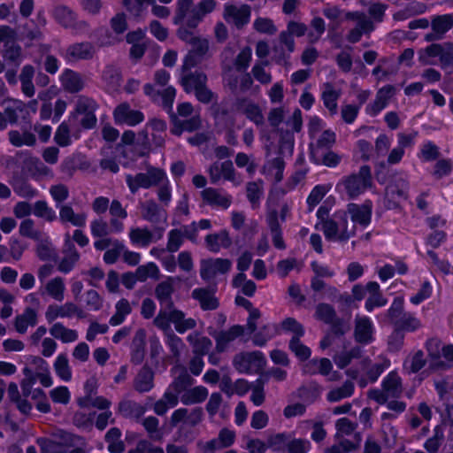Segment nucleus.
Segmentation results:
<instances>
[{
	"mask_svg": "<svg viewBox=\"0 0 453 453\" xmlns=\"http://www.w3.org/2000/svg\"><path fill=\"white\" fill-rule=\"evenodd\" d=\"M424 365V355L418 351L409 357L403 364V368L410 372H416Z\"/></svg>",
	"mask_w": 453,
	"mask_h": 453,
	"instance_id": "nucleus-62",
	"label": "nucleus"
},
{
	"mask_svg": "<svg viewBox=\"0 0 453 453\" xmlns=\"http://www.w3.org/2000/svg\"><path fill=\"white\" fill-rule=\"evenodd\" d=\"M178 382L175 381L173 386L167 389L163 398L155 403L154 411L158 415L165 414L169 409L173 408L178 403Z\"/></svg>",
	"mask_w": 453,
	"mask_h": 453,
	"instance_id": "nucleus-22",
	"label": "nucleus"
},
{
	"mask_svg": "<svg viewBox=\"0 0 453 453\" xmlns=\"http://www.w3.org/2000/svg\"><path fill=\"white\" fill-rule=\"evenodd\" d=\"M263 332L266 334V337H261L262 333L256 334L253 338V342L255 344L260 346L264 345L273 335L281 333L292 334V338L295 339H299L304 334L303 326L298 321L292 318H288L284 319L281 322L280 326L268 325L263 328Z\"/></svg>",
	"mask_w": 453,
	"mask_h": 453,
	"instance_id": "nucleus-6",
	"label": "nucleus"
},
{
	"mask_svg": "<svg viewBox=\"0 0 453 453\" xmlns=\"http://www.w3.org/2000/svg\"><path fill=\"white\" fill-rule=\"evenodd\" d=\"M50 396L55 403L67 404L71 400V393L67 387L58 386L50 391Z\"/></svg>",
	"mask_w": 453,
	"mask_h": 453,
	"instance_id": "nucleus-58",
	"label": "nucleus"
},
{
	"mask_svg": "<svg viewBox=\"0 0 453 453\" xmlns=\"http://www.w3.org/2000/svg\"><path fill=\"white\" fill-rule=\"evenodd\" d=\"M162 235V231L152 233L147 228L141 227H133L129 232V239L131 243L135 247L141 248L149 246L151 242L160 239Z\"/></svg>",
	"mask_w": 453,
	"mask_h": 453,
	"instance_id": "nucleus-18",
	"label": "nucleus"
},
{
	"mask_svg": "<svg viewBox=\"0 0 453 453\" xmlns=\"http://www.w3.org/2000/svg\"><path fill=\"white\" fill-rule=\"evenodd\" d=\"M453 26V16L445 14L434 19L432 27L436 34L442 35Z\"/></svg>",
	"mask_w": 453,
	"mask_h": 453,
	"instance_id": "nucleus-52",
	"label": "nucleus"
},
{
	"mask_svg": "<svg viewBox=\"0 0 453 453\" xmlns=\"http://www.w3.org/2000/svg\"><path fill=\"white\" fill-rule=\"evenodd\" d=\"M374 326L372 319L366 316L357 317L355 338L357 342L368 344L374 340Z\"/></svg>",
	"mask_w": 453,
	"mask_h": 453,
	"instance_id": "nucleus-19",
	"label": "nucleus"
},
{
	"mask_svg": "<svg viewBox=\"0 0 453 453\" xmlns=\"http://www.w3.org/2000/svg\"><path fill=\"white\" fill-rule=\"evenodd\" d=\"M73 129L81 127L84 129L92 128L96 122L94 114V102L88 98L79 97L75 111L69 119Z\"/></svg>",
	"mask_w": 453,
	"mask_h": 453,
	"instance_id": "nucleus-7",
	"label": "nucleus"
},
{
	"mask_svg": "<svg viewBox=\"0 0 453 453\" xmlns=\"http://www.w3.org/2000/svg\"><path fill=\"white\" fill-rule=\"evenodd\" d=\"M155 325L164 331H170L171 324L174 325L175 330L183 334L195 327L196 321L193 319H185L184 313L172 307L161 310L154 320Z\"/></svg>",
	"mask_w": 453,
	"mask_h": 453,
	"instance_id": "nucleus-4",
	"label": "nucleus"
},
{
	"mask_svg": "<svg viewBox=\"0 0 453 453\" xmlns=\"http://www.w3.org/2000/svg\"><path fill=\"white\" fill-rule=\"evenodd\" d=\"M78 311V307L73 303H65L63 305L50 304L46 310L45 318L48 322H52L58 318L72 317Z\"/></svg>",
	"mask_w": 453,
	"mask_h": 453,
	"instance_id": "nucleus-24",
	"label": "nucleus"
},
{
	"mask_svg": "<svg viewBox=\"0 0 453 453\" xmlns=\"http://www.w3.org/2000/svg\"><path fill=\"white\" fill-rule=\"evenodd\" d=\"M131 312V307L127 300L121 299L116 303V312L111 318L110 324L113 326L120 325L126 317Z\"/></svg>",
	"mask_w": 453,
	"mask_h": 453,
	"instance_id": "nucleus-47",
	"label": "nucleus"
},
{
	"mask_svg": "<svg viewBox=\"0 0 453 453\" xmlns=\"http://www.w3.org/2000/svg\"><path fill=\"white\" fill-rule=\"evenodd\" d=\"M234 432L228 429H223L219 433L218 441H211L209 443V449H213L216 448L228 447L234 442Z\"/></svg>",
	"mask_w": 453,
	"mask_h": 453,
	"instance_id": "nucleus-54",
	"label": "nucleus"
},
{
	"mask_svg": "<svg viewBox=\"0 0 453 453\" xmlns=\"http://www.w3.org/2000/svg\"><path fill=\"white\" fill-rule=\"evenodd\" d=\"M335 439L337 441H353L354 434H360L355 432L356 425L347 418H339L335 424Z\"/></svg>",
	"mask_w": 453,
	"mask_h": 453,
	"instance_id": "nucleus-29",
	"label": "nucleus"
},
{
	"mask_svg": "<svg viewBox=\"0 0 453 453\" xmlns=\"http://www.w3.org/2000/svg\"><path fill=\"white\" fill-rule=\"evenodd\" d=\"M362 437L360 434H354V440L346 441H338L337 444L328 448L326 453H349L357 449L361 443Z\"/></svg>",
	"mask_w": 453,
	"mask_h": 453,
	"instance_id": "nucleus-44",
	"label": "nucleus"
},
{
	"mask_svg": "<svg viewBox=\"0 0 453 453\" xmlns=\"http://www.w3.org/2000/svg\"><path fill=\"white\" fill-rule=\"evenodd\" d=\"M165 179V173L160 169H150L148 173H139L135 177L127 176V182L132 193L140 188H147L152 185L161 183Z\"/></svg>",
	"mask_w": 453,
	"mask_h": 453,
	"instance_id": "nucleus-11",
	"label": "nucleus"
},
{
	"mask_svg": "<svg viewBox=\"0 0 453 453\" xmlns=\"http://www.w3.org/2000/svg\"><path fill=\"white\" fill-rule=\"evenodd\" d=\"M401 394V380L397 373L390 372L383 380L382 389L371 390L369 392V397L379 403H388L389 410L402 412L405 409V404L403 402L395 400Z\"/></svg>",
	"mask_w": 453,
	"mask_h": 453,
	"instance_id": "nucleus-2",
	"label": "nucleus"
},
{
	"mask_svg": "<svg viewBox=\"0 0 453 453\" xmlns=\"http://www.w3.org/2000/svg\"><path fill=\"white\" fill-rule=\"evenodd\" d=\"M37 322V312L31 308H27L22 314L18 315L14 320V327L19 334H25L29 326Z\"/></svg>",
	"mask_w": 453,
	"mask_h": 453,
	"instance_id": "nucleus-30",
	"label": "nucleus"
},
{
	"mask_svg": "<svg viewBox=\"0 0 453 453\" xmlns=\"http://www.w3.org/2000/svg\"><path fill=\"white\" fill-rule=\"evenodd\" d=\"M207 248L212 252H219L221 249L231 245V238L226 231L207 235L205 239Z\"/></svg>",
	"mask_w": 453,
	"mask_h": 453,
	"instance_id": "nucleus-31",
	"label": "nucleus"
},
{
	"mask_svg": "<svg viewBox=\"0 0 453 453\" xmlns=\"http://www.w3.org/2000/svg\"><path fill=\"white\" fill-rule=\"evenodd\" d=\"M179 37L189 42L192 50L184 59L181 68L180 84L188 93L195 92L196 98L202 103H209L212 97V93L205 87L206 76L203 73H195L188 74V71L196 65L200 58L208 50V41L194 35L193 32L188 31L184 27L178 30Z\"/></svg>",
	"mask_w": 453,
	"mask_h": 453,
	"instance_id": "nucleus-1",
	"label": "nucleus"
},
{
	"mask_svg": "<svg viewBox=\"0 0 453 453\" xmlns=\"http://www.w3.org/2000/svg\"><path fill=\"white\" fill-rule=\"evenodd\" d=\"M111 28L116 35H107L105 38L100 39L101 45L113 44L118 41V35L122 34L127 28L126 19L123 14H117L111 19Z\"/></svg>",
	"mask_w": 453,
	"mask_h": 453,
	"instance_id": "nucleus-38",
	"label": "nucleus"
},
{
	"mask_svg": "<svg viewBox=\"0 0 453 453\" xmlns=\"http://www.w3.org/2000/svg\"><path fill=\"white\" fill-rule=\"evenodd\" d=\"M59 217L63 222H70L75 226H84L86 216L84 214H76L70 206H62L59 211Z\"/></svg>",
	"mask_w": 453,
	"mask_h": 453,
	"instance_id": "nucleus-45",
	"label": "nucleus"
},
{
	"mask_svg": "<svg viewBox=\"0 0 453 453\" xmlns=\"http://www.w3.org/2000/svg\"><path fill=\"white\" fill-rule=\"evenodd\" d=\"M207 396V388L203 386H198L189 390H187L180 396V401L184 404H194L203 402Z\"/></svg>",
	"mask_w": 453,
	"mask_h": 453,
	"instance_id": "nucleus-40",
	"label": "nucleus"
},
{
	"mask_svg": "<svg viewBox=\"0 0 453 453\" xmlns=\"http://www.w3.org/2000/svg\"><path fill=\"white\" fill-rule=\"evenodd\" d=\"M224 19L226 22L234 23L238 27H242L250 21V8L246 4L241 6L226 4Z\"/></svg>",
	"mask_w": 453,
	"mask_h": 453,
	"instance_id": "nucleus-16",
	"label": "nucleus"
},
{
	"mask_svg": "<svg viewBox=\"0 0 453 453\" xmlns=\"http://www.w3.org/2000/svg\"><path fill=\"white\" fill-rule=\"evenodd\" d=\"M110 247L104 255V261L106 264L115 263L125 250V245L118 240H114Z\"/></svg>",
	"mask_w": 453,
	"mask_h": 453,
	"instance_id": "nucleus-59",
	"label": "nucleus"
},
{
	"mask_svg": "<svg viewBox=\"0 0 453 453\" xmlns=\"http://www.w3.org/2000/svg\"><path fill=\"white\" fill-rule=\"evenodd\" d=\"M330 187L327 185L316 186L307 198V203L310 211H311L329 191Z\"/></svg>",
	"mask_w": 453,
	"mask_h": 453,
	"instance_id": "nucleus-57",
	"label": "nucleus"
},
{
	"mask_svg": "<svg viewBox=\"0 0 453 453\" xmlns=\"http://www.w3.org/2000/svg\"><path fill=\"white\" fill-rule=\"evenodd\" d=\"M211 179L216 181L221 178L234 180V169L232 162L227 161L221 164L220 168L218 165H213L210 169Z\"/></svg>",
	"mask_w": 453,
	"mask_h": 453,
	"instance_id": "nucleus-41",
	"label": "nucleus"
},
{
	"mask_svg": "<svg viewBox=\"0 0 453 453\" xmlns=\"http://www.w3.org/2000/svg\"><path fill=\"white\" fill-rule=\"evenodd\" d=\"M69 54L75 58H87L93 54V48L89 43H79L69 48Z\"/></svg>",
	"mask_w": 453,
	"mask_h": 453,
	"instance_id": "nucleus-64",
	"label": "nucleus"
},
{
	"mask_svg": "<svg viewBox=\"0 0 453 453\" xmlns=\"http://www.w3.org/2000/svg\"><path fill=\"white\" fill-rule=\"evenodd\" d=\"M339 93L332 86L326 85L322 94V99L325 106L332 112L335 113L337 110V100Z\"/></svg>",
	"mask_w": 453,
	"mask_h": 453,
	"instance_id": "nucleus-50",
	"label": "nucleus"
},
{
	"mask_svg": "<svg viewBox=\"0 0 453 453\" xmlns=\"http://www.w3.org/2000/svg\"><path fill=\"white\" fill-rule=\"evenodd\" d=\"M235 303L238 305L243 306L247 310L250 311V316L248 319L247 326H248V330L250 331V333H253L256 328V320L260 317V313H259L258 310L252 309L250 302L242 296H237L235 298Z\"/></svg>",
	"mask_w": 453,
	"mask_h": 453,
	"instance_id": "nucleus-48",
	"label": "nucleus"
},
{
	"mask_svg": "<svg viewBox=\"0 0 453 453\" xmlns=\"http://www.w3.org/2000/svg\"><path fill=\"white\" fill-rule=\"evenodd\" d=\"M243 332V329L240 326H234L230 328L227 332H221L215 335L217 343V349L223 351L227 347L228 343L234 341L236 337L240 336Z\"/></svg>",
	"mask_w": 453,
	"mask_h": 453,
	"instance_id": "nucleus-39",
	"label": "nucleus"
},
{
	"mask_svg": "<svg viewBox=\"0 0 453 453\" xmlns=\"http://www.w3.org/2000/svg\"><path fill=\"white\" fill-rule=\"evenodd\" d=\"M349 18L357 20V28L349 35V39L352 42L358 41L363 32H368L372 29L370 21L364 14L358 12L350 13Z\"/></svg>",
	"mask_w": 453,
	"mask_h": 453,
	"instance_id": "nucleus-35",
	"label": "nucleus"
},
{
	"mask_svg": "<svg viewBox=\"0 0 453 453\" xmlns=\"http://www.w3.org/2000/svg\"><path fill=\"white\" fill-rule=\"evenodd\" d=\"M54 370L56 374L63 381H70L72 379V370L65 354H59L54 362Z\"/></svg>",
	"mask_w": 453,
	"mask_h": 453,
	"instance_id": "nucleus-43",
	"label": "nucleus"
},
{
	"mask_svg": "<svg viewBox=\"0 0 453 453\" xmlns=\"http://www.w3.org/2000/svg\"><path fill=\"white\" fill-rule=\"evenodd\" d=\"M265 357L259 351L237 355L234 365L240 372H254L263 368Z\"/></svg>",
	"mask_w": 453,
	"mask_h": 453,
	"instance_id": "nucleus-13",
	"label": "nucleus"
},
{
	"mask_svg": "<svg viewBox=\"0 0 453 453\" xmlns=\"http://www.w3.org/2000/svg\"><path fill=\"white\" fill-rule=\"evenodd\" d=\"M188 341L193 345L194 351L198 354V356L192 359L189 369L194 375H199L204 366L201 355L204 354L211 348V342L208 338L197 334H190Z\"/></svg>",
	"mask_w": 453,
	"mask_h": 453,
	"instance_id": "nucleus-12",
	"label": "nucleus"
},
{
	"mask_svg": "<svg viewBox=\"0 0 453 453\" xmlns=\"http://www.w3.org/2000/svg\"><path fill=\"white\" fill-rule=\"evenodd\" d=\"M215 8L214 0H202L196 7H192V0H178L174 23L185 22L190 27H196L203 17Z\"/></svg>",
	"mask_w": 453,
	"mask_h": 453,
	"instance_id": "nucleus-3",
	"label": "nucleus"
},
{
	"mask_svg": "<svg viewBox=\"0 0 453 453\" xmlns=\"http://www.w3.org/2000/svg\"><path fill=\"white\" fill-rule=\"evenodd\" d=\"M144 117L139 111L130 109L127 104H120L114 111V119L118 124L134 126L141 123Z\"/></svg>",
	"mask_w": 453,
	"mask_h": 453,
	"instance_id": "nucleus-21",
	"label": "nucleus"
},
{
	"mask_svg": "<svg viewBox=\"0 0 453 453\" xmlns=\"http://www.w3.org/2000/svg\"><path fill=\"white\" fill-rule=\"evenodd\" d=\"M33 213L36 217L42 218L48 221H52L56 219L55 211L50 208L45 202L42 201L35 203Z\"/></svg>",
	"mask_w": 453,
	"mask_h": 453,
	"instance_id": "nucleus-63",
	"label": "nucleus"
},
{
	"mask_svg": "<svg viewBox=\"0 0 453 453\" xmlns=\"http://www.w3.org/2000/svg\"><path fill=\"white\" fill-rule=\"evenodd\" d=\"M348 194L354 197L364 193L372 185L371 170L368 166H362L357 174L349 176L343 181Z\"/></svg>",
	"mask_w": 453,
	"mask_h": 453,
	"instance_id": "nucleus-10",
	"label": "nucleus"
},
{
	"mask_svg": "<svg viewBox=\"0 0 453 453\" xmlns=\"http://www.w3.org/2000/svg\"><path fill=\"white\" fill-rule=\"evenodd\" d=\"M427 350L430 357V366L440 369L450 366L453 363V345H441L437 340L427 342Z\"/></svg>",
	"mask_w": 453,
	"mask_h": 453,
	"instance_id": "nucleus-9",
	"label": "nucleus"
},
{
	"mask_svg": "<svg viewBox=\"0 0 453 453\" xmlns=\"http://www.w3.org/2000/svg\"><path fill=\"white\" fill-rule=\"evenodd\" d=\"M353 390V384L351 382H346L342 388L330 391L327 395V400L330 402L340 401L341 399L350 396Z\"/></svg>",
	"mask_w": 453,
	"mask_h": 453,
	"instance_id": "nucleus-60",
	"label": "nucleus"
},
{
	"mask_svg": "<svg viewBox=\"0 0 453 453\" xmlns=\"http://www.w3.org/2000/svg\"><path fill=\"white\" fill-rule=\"evenodd\" d=\"M173 290V278L158 284L156 288V296L161 304L170 302Z\"/></svg>",
	"mask_w": 453,
	"mask_h": 453,
	"instance_id": "nucleus-53",
	"label": "nucleus"
},
{
	"mask_svg": "<svg viewBox=\"0 0 453 453\" xmlns=\"http://www.w3.org/2000/svg\"><path fill=\"white\" fill-rule=\"evenodd\" d=\"M28 360L30 365L35 368V374L33 373V376L35 380H38L45 388L52 386L53 379L50 374L49 364L39 357L30 356Z\"/></svg>",
	"mask_w": 453,
	"mask_h": 453,
	"instance_id": "nucleus-20",
	"label": "nucleus"
},
{
	"mask_svg": "<svg viewBox=\"0 0 453 453\" xmlns=\"http://www.w3.org/2000/svg\"><path fill=\"white\" fill-rule=\"evenodd\" d=\"M202 410L196 409L190 415H188V411L186 409H178L176 410L171 418V424L173 426H177L180 423H187L190 425H194L201 419Z\"/></svg>",
	"mask_w": 453,
	"mask_h": 453,
	"instance_id": "nucleus-36",
	"label": "nucleus"
},
{
	"mask_svg": "<svg viewBox=\"0 0 453 453\" xmlns=\"http://www.w3.org/2000/svg\"><path fill=\"white\" fill-rule=\"evenodd\" d=\"M15 34L8 27H0V42H4V58L12 62H19L20 59V49L14 43Z\"/></svg>",
	"mask_w": 453,
	"mask_h": 453,
	"instance_id": "nucleus-17",
	"label": "nucleus"
},
{
	"mask_svg": "<svg viewBox=\"0 0 453 453\" xmlns=\"http://www.w3.org/2000/svg\"><path fill=\"white\" fill-rule=\"evenodd\" d=\"M37 242V255L41 259L47 260L54 257L52 246L48 236L42 234Z\"/></svg>",
	"mask_w": 453,
	"mask_h": 453,
	"instance_id": "nucleus-61",
	"label": "nucleus"
},
{
	"mask_svg": "<svg viewBox=\"0 0 453 453\" xmlns=\"http://www.w3.org/2000/svg\"><path fill=\"white\" fill-rule=\"evenodd\" d=\"M50 334L64 343L73 342L78 339V333L73 329L65 327L61 323H55L50 328Z\"/></svg>",
	"mask_w": 453,
	"mask_h": 453,
	"instance_id": "nucleus-37",
	"label": "nucleus"
},
{
	"mask_svg": "<svg viewBox=\"0 0 453 453\" xmlns=\"http://www.w3.org/2000/svg\"><path fill=\"white\" fill-rule=\"evenodd\" d=\"M368 297L365 302V309L371 312L375 308L385 306L388 300L380 292V286L377 282L372 281L366 285Z\"/></svg>",
	"mask_w": 453,
	"mask_h": 453,
	"instance_id": "nucleus-26",
	"label": "nucleus"
},
{
	"mask_svg": "<svg viewBox=\"0 0 453 453\" xmlns=\"http://www.w3.org/2000/svg\"><path fill=\"white\" fill-rule=\"evenodd\" d=\"M22 372L25 376L20 382L23 395L25 396L31 395L33 399L38 401L46 397L45 393L41 388H33L35 383V379L33 376V370L30 367L26 366Z\"/></svg>",
	"mask_w": 453,
	"mask_h": 453,
	"instance_id": "nucleus-23",
	"label": "nucleus"
},
{
	"mask_svg": "<svg viewBox=\"0 0 453 453\" xmlns=\"http://www.w3.org/2000/svg\"><path fill=\"white\" fill-rule=\"evenodd\" d=\"M200 119L198 116H194L190 119L184 122H180L178 119H174V127L173 133L175 134H180L183 131H193L200 126Z\"/></svg>",
	"mask_w": 453,
	"mask_h": 453,
	"instance_id": "nucleus-55",
	"label": "nucleus"
},
{
	"mask_svg": "<svg viewBox=\"0 0 453 453\" xmlns=\"http://www.w3.org/2000/svg\"><path fill=\"white\" fill-rule=\"evenodd\" d=\"M403 298L396 297L386 314L387 320L400 330L416 331L421 326L420 320L411 314H403Z\"/></svg>",
	"mask_w": 453,
	"mask_h": 453,
	"instance_id": "nucleus-5",
	"label": "nucleus"
},
{
	"mask_svg": "<svg viewBox=\"0 0 453 453\" xmlns=\"http://www.w3.org/2000/svg\"><path fill=\"white\" fill-rule=\"evenodd\" d=\"M9 139L11 143L17 147L23 145L31 146L35 142V135L27 132L20 134L18 131H11L9 133Z\"/></svg>",
	"mask_w": 453,
	"mask_h": 453,
	"instance_id": "nucleus-49",
	"label": "nucleus"
},
{
	"mask_svg": "<svg viewBox=\"0 0 453 453\" xmlns=\"http://www.w3.org/2000/svg\"><path fill=\"white\" fill-rule=\"evenodd\" d=\"M238 111L257 125L262 124L264 121L262 108L250 100L245 99L240 102Z\"/></svg>",
	"mask_w": 453,
	"mask_h": 453,
	"instance_id": "nucleus-27",
	"label": "nucleus"
},
{
	"mask_svg": "<svg viewBox=\"0 0 453 453\" xmlns=\"http://www.w3.org/2000/svg\"><path fill=\"white\" fill-rule=\"evenodd\" d=\"M306 27L303 24L290 22L288 26V32L280 35V42L287 47L289 52L294 50V40L292 35L301 36L304 35Z\"/></svg>",
	"mask_w": 453,
	"mask_h": 453,
	"instance_id": "nucleus-33",
	"label": "nucleus"
},
{
	"mask_svg": "<svg viewBox=\"0 0 453 453\" xmlns=\"http://www.w3.org/2000/svg\"><path fill=\"white\" fill-rule=\"evenodd\" d=\"M136 272L140 281H144L149 278L157 279L159 274L157 265L152 262L139 266Z\"/></svg>",
	"mask_w": 453,
	"mask_h": 453,
	"instance_id": "nucleus-56",
	"label": "nucleus"
},
{
	"mask_svg": "<svg viewBox=\"0 0 453 453\" xmlns=\"http://www.w3.org/2000/svg\"><path fill=\"white\" fill-rule=\"evenodd\" d=\"M203 199L212 206L226 209L231 204V198L225 192L206 188L202 192Z\"/></svg>",
	"mask_w": 453,
	"mask_h": 453,
	"instance_id": "nucleus-28",
	"label": "nucleus"
},
{
	"mask_svg": "<svg viewBox=\"0 0 453 453\" xmlns=\"http://www.w3.org/2000/svg\"><path fill=\"white\" fill-rule=\"evenodd\" d=\"M65 285L60 277H56L49 280L44 286V293L58 302L65 299Z\"/></svg>",
	"mask_w": 453,
	"mask_h": 453,
	"instance_id": "nucleus-32",
	"label": "nucleus"
},
{
	"mask_svg": "<svg viewBox=\"0 0 453 453\" xmlns=\"http://www.w3.org/2000/svg\"><path fill=\"white\" fill-rule=\"evenodd\" d=\"M333 365L329 359L320 358L313 359L303 366V372L306 373L319 372L322 375H328L332 371Z\"/></svg>",
	"mask_w": 453,
	"mask_h": 453,
	"instance_id": "nucleus-42",
	"label": "nucleus"
},
{
	"mask_svg": "<svg viewBox=\"0 0 453 453\" xmlns=\"http://www.w3.org/2000/svg\"><path fill=\"white\" fill-rule=\"evenodd\" d=\"M372 211V203L371 201H365L362 204L349 203L348 212L350 215L354 229L357 226L364 229L371 223Z\"/></svg>",
	"mask_w": 453,
	"mask_h": 453,
	"instance_id": "nucleus-14",
	"label": "nucleus"
},
{
	"mask_svg": "<svg viewBox=\"0 0 453 453\" xmlns=\"http://www.w3.org/2000/svg\"><path fill=\"white\" fill-rule=\"evenodd\" d=\"M60 79L64 88L71 92L78 91L82 88L81 78L73 71H65Z\"/></svg>",
	"mask_w": 453,
	"mask_h": 453,
	"instance_id": "nucleus-46",
	"label": "nucleus"
},
{
	"mask_svg": "<svg viewBox=\"0 0 453 453\" xmlns=\"http://www.w3.org/2000/svg\"><path fill=\"white\" fill-rule=\"evenodd\" d=\"M231 268V262L225 258L203 260L201 263V277L211 280L217 275L226 273Z\"/></svg>",
	"mask_w": 453,
	"mask_h": 453,
	"instance_id": "nucleus-15",
	"label": "nucleus"
},
{
	"mask_svg": "<svg viewBox=\"0 0 453 453\" xmlns=\"http://www.w3.org/2000/svg\"><path fill=\"white\" fill-rule=\"evenodd\" d=\"M193 298L197 300L203 310H213L218 307V300L214 292L206 288H196L192 293Z\"/></svg>",
	"mask_w": 453,
	"mask_h": 453,
	"instance_id": "nucleus-34",
	"label": "nucleus"
},
{
	"mask_svg": "<svg viewBox=\"0 0 453 453\" xmlns=\"http://www.w3.org/2000/svg\"><path fill=\"white\" fill-rule=\"evenodd\" d=\"M152 386H153L152 372L147 368L142 369V371L138 374V376L135 380V388L138 391L146 392V391H149L152 388Z\"/></svg>",
	"mask_w": 453,
	"mask_h": 453,
	"instance_id": "nucleus-51",
	"label": "nucleus"
},
{
	"mask_svg": "<svg viewBox=\"0 0 453 453\" xmlns=\"http://www.w3.org/2000/svg\"><path fill=\"white\" fill-rule=\"evenodd\" d=\"M395 90L390 86L384 87L380 89L374 102L367 106V113L371 116H375L380 112L388 105V101L393 96Z\"/></svg>",
	"mask_w": 453,
	"mask_h": 453,
	"instance_id": "nucleus-25",
	"label": "nucleus"
},
{
	"mask_svg": "<svg viewBox=\"0 0 453 453\" xmlns=\"http://www.w3.org/2000/svg\"><path fill=\"white\" fill-rule=\"evenodd\" d=\"M326 237L334 241H346L355 233L354 226L349 228L346 214L338 212L334 219L323 225Z\"/></svg>",
	"mask_w": 453,
	"mask_h": 453,
	"instance_id": "nucleus-8",
	"label": "nucleus"
}]
</instances>
